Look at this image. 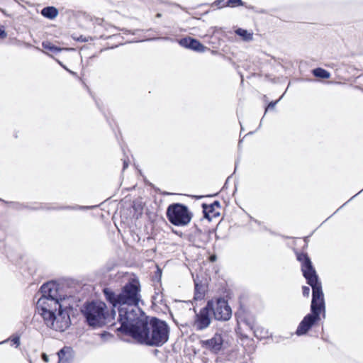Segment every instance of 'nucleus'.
<instances>
[{"mask_svg":"<svg viewBox=\"0 0 363 363\" xmlns=\"http://www.w3.org/2000/svg\"><path fill=\"white\" fill-rule=\"evenodd\" d=\"M42 294L37 302L46 325L55 330L63 331L69 324L70 319L67 308H72L71 297L58 296L57 285L47 282L40 287Z\"/></svg>","mask_w":363,"mask_h":363,"instance_id":"nucleus-1","label":"nucleus"},{"mask_svg":"<svg viewBox=\"0 0 363 363\" xmlns=\"http://www.w3.org/2000/svg\"><path fill=\"white\" fill-rule=\"evenodd\" d=\"M104 294L114 308L118 307L121 323L118 330L136 340V280L133 279L118 294L107 288Z\"/></svg>","mask_w":363,"mask_h":363,"instance_id":"nucleus-2","label":"nucleus"},{"mask_svg":"<svg viewBox=\"0 0 363 363\" xmlns=\"http://www.w3.org/2000/svg\"><path fill=\"white\" fill-rule=\"evenodd\" d=\"M138 295V305L140 302ZM168 324L156 317L146 315L138 307V343L150 347H161L169 340Z\"/></svg>","mask_w":363,"mask_h":363,"instance_id":"nucleus-3","label":"nucleus"},{"mask_svg":"<svg viewBox=\"0 0 363 363\" xmlns=\"http://www.w3.org/2000/svg\"><path fill=\"white\" fill-rule=\"evenodd\" d=\"M325 317V303L322 289L312 290L311 313L307 314L299 323L296 334L298 336L306 334L321 319Z\"/></svg>","mask_w":363,"mask_h":363,"instance_id":"nucleus-4","label":"nucleus"},{"mask_svg":"<svg viewBox=\"0 0 363 363\" xmlns=\"http://www.w3.org/2000/svg\"><path fill=\"white\" fill-rule=\"evenodd\" d=\"M82 313L87 324L93 328L105 325L107 318L106 305L101 301H91L84 304Z\"/></svg>","mask_w":363,"mask_h":363,"instance_id":"nucleus-5","label":"nucleus"},{"mask_svg":"<svg viewBox=\"0 0 363 363\" xmlns=\"http://www.w3.org/2000/svg\"><path fill=\"white\" fill-rule=\"evenodd\" d=\"M169 221L176 226H186L191 220L193 214L189 208L182 203H174L170 204L166 212Z\"/></svg>","mask_w":363,"mask_h":363,"instance_id":"nucleus-6","label":"nucleus"},{"mask_svg":"<svg viewBox=\"0 0 363 363\" xmlns=\"http://www.w3.org/2000/svg\"><path fill=\"white\" fill-rule=\"evenodd\" d=\"M297 259L301 263L303 275L312 290L315 288L322 289L321 283L309 257L305 253H300L297 255Z\"/></svg>","mask_w":363,"mask_h":363,"instance_id":"nucleus-7","label":"nucleus"},{"mask_svg":"<svg viewBox=\"0 0 363 363\" xmlns=\"http://www.w3.org/2000/svg\"><path fill=\"white\" fill-rule=\"evenodd\" d=\"M207 303H211L209 310L211 314L217 320L226 321L228 320L232 315V310L228 303V301L223 298L208 301Z\"/></svg>","mask_w":363,"mask_h":363,"instance_id":"nucleus-8","label":"nucleus"},{"mask_svg":"<svg viewBox=\"0 0 363 363\" xmlns=\"http://www.w3.org/2000/svg\"><path fill=\"white\" fill-rule=\"evenodd\" d=\"M211 303H207L202 308L199 313L195 312V317L193 323V327L196 331H201L206 329L211 324V313L209 310Z\"/></svg>","mask_w":363,"mask_h":363,"instance_id":"nucleus-9","label":"nucleus"},{"mask_svg":"<svg viewBox=\"0 0 363 363\" xmlns=\"http://www.w3.org/2000/svg\"><path fill=\"white\" fill-rule=\"evenodd\" d=\"M223 343V340L222 335L219 333H216L213 337L208 340L201 341L202 347L215 354H217L221 350Z\"/></svg>","mask_w":363,"mask_h":363,"instance_id":"nucleus-10","label":"nucleus"},{"mask_svg":"<svg viewBox=\"0 0 363 363\" xmlns=\"http://www.w3.org/2000/svg\"><path fill=\"white\" fill-rule=\"evenodd\" d=\"M179 44L185 48L199 52H203L207 48L201 44L198 40L186 37L178 40Z\"/></svg>","mask_w":363,"mask_h":363,"instance_id":"nucleus-11","label":"nucleus"},{"mask_svg":"<svg viewBox=\"0 0 363 363\" xmlns=\"http://www.w3.org/2000/svg\"><path fill=\"white\" fill-rule=\"evenodd\" d=\"M220 208V203L218 201H214L211 204L203 203L202 208L204 218H207L208 220H211L212 217L218 216L220 213L216 211V209H219Z\"/></svg>","mask_w":363,"mask_h":363,"instance_id":"nucleus-12","label":"nucleus"},{"mask_svg":"<svg viewBox=\"0 0 363 363\" xmlns=\"http://www.w3.org/2000/svg\"><path fill=\"white\" fill-rule=\"evenodd\" d=\"M72 349L69 347H64L58 352V363H71L72 359Z\"/></svg>","mask_w":363,"mask_h":363,"instance_id":"nucleus-13","label":"nucleus"},{"mask_svg":"<svg viewBox=\"0 0 363 363\" xmlns=\"http://www.w3.org/2000/svg\"><path fill=\"white\" fill-rule=\"evenodd\" d=\"M123 240L125 243L128 247L134 248L135 245V231L134 228L129 227L127 230L125 231V235L123 236Z\"/></svg>","mask_w":363,"mask_h":363,"instance_id":"nucleus-14","label":"nucleus"},{"mask_svg":"<svg viewBox=\"0 0 363 363\" xmlns=\"http://www.w3.org/2000/svg\"><path fill=\"white\" fill-rule=\"evenodd\" d=\"M58 13V10L54 6H46L41 11V14L44 17L51 20L56 18Z\"/></svg>","mask_w":363,"mask_h":363,"instance_id":"nucleus-15","label":"nucleus"},{"mask_svg":"<svg viewBox=\"0 0 363 363\" xmlns=\"http://www.w3.org/2000/svg\"><path fill=\"white\" fill-rule=\"evenodd\" d=\"M235 33L236 35L241 37L244 41L249 42V41H252L253 39V33L249 32L248 30H247L245 29L239 28L235 30Z\"/></svg>","mask_w":363,"mask_h":363,"instance_id":"nucleus-16","label":"nucleus"},{"mask_svg":"<svg viewBox=\"0 0 363 363\" xmlns=\"http://www.w3.org/2000/svg\"><path fill=\"white\" fill-rule=\"evenodd\" d=\"M313 74L315 77L321 79H328L330 77V73L323 68H315L313 70Z\"/></svg>","mask_w":363,"mask_h":363,"instance_id":"nucleus-17","label":"nucleus"},{"mask_svg":"<svg viewBox=\"0 0 363 363\" xmlns=\"http://www.w3.org/2000/svg\"><path fill=\"white\" fill-rule=\"evenodd\" d=\"M205 295V290L203 286L199 285L197 283H195V293H194V299L195 300H201Z\"/></svg>","mask_w":363,"mask_h":363,"instance_id":"nucleus-18","label":"nucleus"},{"mask_svg":"<svg viewBox=\"0 0 363 363\" xmlns=\"http://www.w3.org/2000/svg\"><path fill=\"white\" fill-rule=\"evenodd\" d=\"M42 46L45 50L54 53L59 52L62 50L60 48L54 45L52 43L48 41L43 42Z\"/></svg>","mask_w":363,"mask_h":363,"instance_id":"nucleus-19","label":"nucleus"},{"mask_svg":"<svg viewBox=\"0 0 363 363\" xmlns=\"http://www.w3.org/2000/svg\"><path fill=\"white\" fill-rule=\"evenodd\" d=\"M244 2L242 0H228L227 2V6H243Z\"/></svg>","mask_w":363,"mask_h":363,"instance_id":"nucleus-20","label":"nucleus"},{"mask_svg":"<svg viewBox=\"0 0 363 363\" xmlns=\"http://www.w3.org/2000/svg\"><path fill=\"white\" fill-rule=\"evenodd\" d=\"M279 100H280V99H279V100H277V101H271V102L268 104L267 107L266 108V109H265V113H266L268 110H269V109H273V108H274V107H275L276 104L278 103V101H279Z\"/></svg>","mask_w":363,"mask_h":363,"instance_id":"nucleus-21","label":"nucleus"},{"mask_svg":"<svg viewBox=\"0 0 363 363\" xmlns=\"http://www.w3.org/2000/svg\"><path fill=\"white\" fill-rule=\"evenodd\" d=\"M310 288L308 286H304L302 287V293L303 296L308 297L310 294Z\"/></svg>","mask_w":363,"mask_h":363,"instance_id":"nucleus-22","label":"nucleus"},{"mask_svg":"<svg viewBox=\"0 0 363 363\" xmlns=\"http://www.w3.org/2000/svg\"><path fill=\"white\" fill-rule=\"evenodd\" d=\"M7 36L4 26H0V39H4Z\"/></svg>","mask_w":363,"mask_h":363,"instance_id":"nucleus-23","label":"nucleus"},{"mask_svg":"<svg viewBox=\"0 0 363 363\" xmlns=\"http://www.w3.org/2000/svg\"><path fill=\"white\" fill-rule=\"evenodd\" d=\"M245 323L251 329V330H253L254 329V327H255V322L254 320H245Z\"/></svg>","mask_w":363,"mask_h":363,"instance_id":"nucleus-24","label":"nucleus"},{"mask_svg":"<svg viewBox=\"0 0 363 363\" xmlns=\"http://www.w3.org/2000/svg\"><path fill=\"white\" fill-rule=\"evenodd\" d=\"M13 343L16 345V347H18L20 345V337L18 336L13 337L11 340Z\"/></svg>","mask_w":363,"mask_h":363,"instance_id":"nucleus-25","label":"nucleus"},{"mask_svg":"<svg viewBox=\"0 0 363 363\" xmlns=\"http://www.w3.org/2000/svg\"><path fill=\"white\" fill-rule=\"evenodd\" d=\"M84 208L85 207H83V206H74V207L65 206V207H61L59 209H73V210H75V209H81V208Z\"/></svg>","mask_w":363,"mask_h":363,"instance_id":"nucleus-26","label":"nucleus"},{"mask_svg":"<svg viewBox=\"0 0 363 363\" xmlns=\"http://www.w3.org/2000/svg\"><path fill=\"white\" fill-rule=\"evenodd\" d=\"M42 359L45 362H49V357L45 353L42 354Z\"/></svg>","mask_w":363,"mask_h":363,"instance_id":"nucleus-27","label":"nucleus"},{"mask_svg":"<svg viewBox=\"0 0 363 363\" xmlns=\"http://www.w3.org/2000/svg\"><path fill=\"white\" fill-rule=\"evenodd\" d=\"M78 40L79 41H82V42H87L88 41V38L86 37H84V36H80L79 38H78Z\"/></svg>","mask_w":363,"mask_h":363,"instance_id":"nucleus-28","label":"nucleus"},{"mask_svg":"<svg viewBox=\"0 0 363 363\" xmlns=\"http://www.w3.org/2000/svg\"><path fill=\"white\" fill-rule=\"evenodd\" d=\"M59 63H60V65L61 66H62V67H63L66 70H67L70 74H73V75H76V73H75V72H72V71H71V70L68 69L65 66L62 65V64L61 62H59Z\"/></svg>","mask_w":363,"mask_h":363,"instance_id":"nucleus-29","label":"nucleus"},{"mask_svg":"<svg viewBox=\"0 0 363 363\" xmlns=\"http://www.w3.org/2000/svg\"><path fill=\"white\" fill-rule=\"evenodd\" d=\"M128 162H127L125 160H124V161H123V170H125V169L128 167Z\"/></svg>","mask_w":363,"mask_h":363,"instance_id":"nucleus-30","label":"nucleus"},{"mask_svg":"<svg viewBox=\"0 0 363 363\" xmlns=\"http://www.w3.org/2000/svg\"><path fill=\"white\" fill-rule=\"evenodd\" d=\"M216 260V255H211L210 257V261L211 262H215Z\"/></svg>","mask_w":363,"mask_h":363,"instance_id":"nucleus-31","label":"nucleus"},{"mask_svg":"<svg viewBox=\"0 0 363 363\" xmlns=\"http://www.w3.org/2000/svg\"><path fill=\"white\" fill-rule=\"evenodd\" d=\"M157 39H162V40H172V39L168 37L158 38Z\"/></svg>","mask_w":363,"mask_h":363,"instance_id":"nucleus-32","label":"nucleus"},{"mask_svg":"<svg viewBox=\"0 0 363 363\" xmlns=\"http://www.w3.org/2000/svg\"><path fill=\"white\" fill-rule=\"evenodd\" d=\"M137 206H138V208L140 206H141L140 202H139L138 201Z\"/></svg>","mask_w":363,"mask_h":363,"instance_id":"nucleus-33","label":"nucleus"},{"mask_svg":"<svg viewBox=\"0 0 363 363\" xmlns=\"http://www.w3.org/2000/svg\"><path fill=\"white\" fill-rule=\"evenodd\" d=\"M215 4H216V5H218V4H220L219 0L216 1H215Z\"/></svg>","mask_w":363,"mask_h":363,"instance_id":"nucleus-34","label":"nucleus"},{"mask_svg":"<svg viewBox=\"0 0 363 363\" xmlns=\"http://www.w3.org/2000/svg\"><path fill=\"white\" fill-rule=\"evenodd\" d=\"M137 290H138V291H139V290H140V284H139V283H138V288H137Z\"/></svg>","mask_w":363,"mask_h":363,"instance_id":"nucleus-35","label":"nucleus"},{"mask_svg":"<svg viewBox=\"0 0 363 363\" xmlns=\"http://www.w3.org/2000/svg\"><path fill=\"white\" fill-rule=\"evenodd\" d=\"M157 272L159 273L160 277V276H161V271H160V269H157Z\"/></svg>","mask_w":363,"mask_h":363,"instance_id":"nucleus-36","label":"nucleus"},{"mask_svg":"<svg viewBox=\"0 0 363 363\" xmlns=\"http://www.w3.org/2000/svg\"><path fill=\"white\" fill-rule=\"evenodd\" d=\"M133 209H134L135 211H136V207H135V205L134 203L133 204Z\"/></svg>","mask_w":363,"mask_h":363,"instance_id":"nucleus-37","label":"nucleus"},{"mask_svg":"<svg viewBox=\"0 0 363 363\" xmlns=\"http://www.w3.org/2000/svg\"><path fill=\"white\" fill-rule=\"evenodd\" d=\"M161 16H162V15H161V13H157V18H160V17H161Z\"/></svg>","mask_w":363,"mask_h":363,"instance_id":"nucleus-38","label":"nucleus"},{"mask_svg":"<svg viewBox=\"0 0 363 363\" xmlns=\"http://www.w3.org/2000/svg\"><path fill=\"white\" fill-rule=\"evenodd\" d=\"M158 352H159L158 350H155V354H157Z\"/></svg>","mask_w":363,"mask_h":363,"instance_id":"nucleus-39","label":"nucleus"},{"mask_svg":"<svg viewBox=\"0 0 363 363\" xmlns=\"http://www.w3.org/2000/svg\"><path fill=\"white\" fill-rule=\"evenodd\" d=\"M6 341H7V340L2 341L1 342H0V344L4 343V342H6Z\"/></svg>","mask_w":363,"mask_h":363,"instance_id":"nucleus-40","label":"nucleus"},{"mask_svg":"<svg viewBox=\"0 0 363 363\" xmlns=\"http://www.w3.org/2000/svg\"><path fill=\"white\" fill-rule=\"evenodd\" d=\"M362 191H363V189H361L358 194L362 193Z\"/></svg>","mask_w":363,"mask_h":363,"instance_id":"nucleus-41","label":"nucleus"},{"mask_svg":"<svg viewBox=\"0 0 363 363\" xmlns=\"http://www.w3.org/2000/svg\"><path fill=\"white\" fill-rule=\"evenodd\" d=\"M362 191H363V189H361L358 194L362 193Z\"/></svg>","mask_w":363,"mask_h":363,"instance_id":"nucleus-42","label":"nucleus"}]
</instances>
